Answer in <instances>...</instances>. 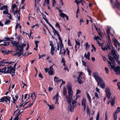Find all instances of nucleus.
I'll return each mask as SVG.
<instances>
[{
    "label": "nucleus",
    "instance_id": "nucleus-35",
    "mask_svg": "<svg viewBox=\"0 0 120 120\" xmlns=\"http://www.w3.org/2000/svg\"><path fill=\"white\" fill-rule=\"evenodd\" d=\"M58 39L60 41L61 43L60 44V46H63V45L62 43V40L61 38L60 35H59L58 36Z\"/></svg>",
    "mask_w": 120,
    "mask_h": 120
},
{
    "label": "nucleus",
    "instance_id": "nucleus-23",
    "mask_svg": "<svg viewBox=\"0 0 120 120\" xmlns=\"http://www.w3.org/2000/svg\"><path fill=\"white\" fill-rule=\"evenodd\" d=\"M58 77H57L56 76L54 77V81L55 82H56L58 84H59V83L60 82V80H58Z\"/></svg>",
    "mask_w": 120,
    "mask_h": 120
},
{
    "label": "nucleus",
    "instance_id": "nucleus-53",
    "mask_svg": "<svg viewBox=\"0 0 120 120\" xmlns=\"http://www.w3.org/2000/svg\"><path fill=\"white\" fill-rule=\"evenodd\" d=\"M82 64L84 66H86V62L83 60H82Z\"/></svg>",
    "mask_w": 120,
    "mask_h": 120
},
{
    "label": "nucleus",
    "instance_id": "nucleus-25",
    "mask_svg": "<svg viewBox=\"0 0 120 120\" xmlns=\"http://www.w3.org/2000/svg\"><path fill=\"white\" fill-rule=\"evenodd\" d=\"M84 46L85 47L86 50H87L89 48L90 45H89L88 42H86L84 45Z\"/></svg>",
    "mask_w": 120,
    "mask_h": 120
},
{
    "label": "nucleus",
    "instance_id": "nucleus-62",
    "mask_svg": "<svg viewBox=\"0 0 120 120\" xmlns=\"http://www.w3.org/2000/svg\"><path fill=\"white\" fill-rule=\"evenodd\" d=\"M9 40V39L8 37H5L4 40V41H8Z\"/></svg>",
    "mask_w": 120,
    "mask_h": 120
},
{
    "label": "nucleus",
    "instance_id": "nucleus-14",
    "mask_svg": "<svg viewBox=\"0 0 120 120\" xmlns=\"http://www.w3.org/2000/svg\"><path fill=\"white\" fill-rule=\"evenodd\" d=\"M84 74L82 72L80 73V74L77 79V81L80 84H81L82 82V81L81 79H82V75H83Z\"/></svg>",
    "mask_w": 120,
    "mask_h": 120
},
{
    "label": "nucleus",
    "instance_id": "nucleus-43",
    "mask_svg": "<svg viewBox=\"0 0 120 120\" xmlns=\"http://www.w3.org/2000/svg\"><path fill=\"white\" fill-rule=\"evenodd\" d=\"M99 35L101 37H102V34L101 33L100 30H98L97 31Z\"/></svg>",
    "mask_w": 120,
    "mask_h": 120
},
{
    "label": "nucleus",
    "instance_id": "nucleus-48",
    "mask_svg": "<svg viewBox=\"0 0 120 120\" xmlns=\"http://www.w3.org/2000/svg\"><path fill=\"white\" fill-rule=\"evenodd\" d=\"M9 42L5 41L3 45L4 46H7L9 45Z\"/></svg>",
    "mask_w": 120,
    "mask_h": 120
},
{
    "label": "nucleus",
    "instance_id": "nucleus-10",
    "mask_svg": "<svg viewBox=\"0 0 120 120\" xmlns=\"http://www.w3.org/2000/svg\"><path fill=\"white\" fill-rule=\"evenodd\" d=\"M93 76L97 82H99V80L101 81L102 80V78L99 76L98 73L97 72H94L93 73Z\"/></svg>",
    "mask_w": 120,
    "mask_h": 120
},
{
    "label": "nucleus",
    "instance_id": "nucleus-16",
    "mask_svg": "<svg viewBox=\"0 0 120 120\" xmlns=\"http://www.w3.org/2000/svg\"><path fill=\"white\" fill-rule=\"evenodd\" d=\"M116 4H114L113 2V1L112 0H110V2L111 3L112 5L114 7H116L118 8H119L120 6V4L118 3L117 1V0H116Z\"/></svg>",
    "mask_w": 120,
    "mask_h": 120
},
{
    "label": "nucleus",
    "instance_id": "nucleus-59",
    "mask_svg": "<svg viewBox=\"0 0 120 120\" xmlns=\"http://www.w3.org/2000/svg\"><path fill=\"white\" fill-rule=\"evenodd\" d=\"M43 19L46 22H47V19L45 15H44L43 16Z\"/></svg>",
    "mask_w": 120,
    "mask_h": 120
},
{
    "label": "nucleus",
    "instance_id": "nucleus-60",
    "mask_svg": "<svg viewBox=\"0 0 120 120\" xmlns=\"http://www.w3.org/2000/svg\"><path fill=\"white\" fill-rule=\"evenodd\" d=\"M44 2L46 3H47L48 5L49 4V0H45Z\"/></svg>",
    "mask_w": 120,
    "mask_h": 120
},
{
    "label": "nucleus",
    "instance_id": "nucleus-19",
    "mask_svg": "<svg viewBox=\"0 0 120 120\" xmlns=\"http://www.w3.org/2000/svg\"><path fill=\"white\" fill-rule=\"evenodd\" d=\"M87 52V55L86 53H84V57L86 59L89 60H90V53L89 52Z\"/></svg>",
    "mask_w": 120,
    "mask_h": 120
},
{
    "label": "nucleus",
    "instance_id": "nucleus-11",
    "mask_svg": "<svg viewBox=\"0 0 120 120\" xmlns=\"http://www.w3.org/2000/svg\"><path fill=\"white\" fill-rule=\"evenodd\" d=\"M53 66H55L56 68L57 67V66H56L54 64L52 66L50 67L49 68V70L48 71V74L49 75H52L54 74V70L52 68Z\"/></svg>",
    "mask_w": 120,
    "mask_h": 120
},
{
    "label": "nucleus",
    "instance_id": "nucleus-41",
    "mask_svg": "<svg viewBox=\"0 0 120 120\" xmlns=\"http://www.w3.org/2000/svg\"><path fill=\"white\" fill-rule=\"evenodd\" d=\"M87 70L88 72V74L89 76H91V70L89 69L88 68H87Z\"/></svg>",
    "mask_w": 120,
    "mask_h": 120
},
{
    "label": "nucleus",
    "instance_id": "nucleus-7",
    "mask_svg": "<svg viewBox=\"0 0 120 120\" xmlns=\"http://www.w3.org/2000/svg\"><path fill=\"white\" fill-rule=\"evenodd\" d=\"M17 6L15 4H13L11 6V9L12 10V12H14V14L15 16H16L18 20H19L20 19V14L18 10H16L15 12H14V10L15 8Z\"/></svg>",
    "mask_w": 120,
    "mask_h": 120
},
{
    "label": "nucleus",
    "instance_id": "nucleus-17",
    "mask_svg": "<svg viewBox=\"0 0 120 120\" xmlns=\"http://www.w3.org/2000/svg\"><path fill=\"white\" fill-rule=\"evenodd\" d=\"M59 94L58 93H57L55 95L53 98L52 100H54L55 98L56 99L55 104L57 103L58 104L59 103L58 102V100Z\"/></svg>",
    "mask_w": 120,
    "mask_h": 120
},
{
    "label": "nucleus",
    "instance_id": "nucleus-42",
    "mask_svg": "<svg viewBox=\"0 0 120 120\" xmlns=\"http://www.w3.org/2000/svg\"><path fill=\"white\" fill-rule=\"evenodd\" d=\"M66 15L64 13H61L60 14V16L61 17H62L63 18H64L65 17Z\"/></svg>",
    "mask_w": 120,
    "mask_h": 120
},
{
    "label": "nucleus",
    "instance_id": "nucleus-3",
    "mask_svg": "<svg viewBox=\"0 0 120 120\" xmlns=\"http://www.w3.org/2000/svg\"><path fill=\"white\" fill-rule=\"evenodd\" d=\"M11 43L13 45V47L15 46L17 48V54L19 55L18 56L22 55L23 53V48L26 46V44H23L20 46L19 43L15 41H12Z\"/></svg>",
    "mask_w": 120,
    "mask_h": 120
},
{
    "label": "nucleus",
    "instance_id": "nucleus-46",
    "mask_svg": "<svg viewBox=\"0 0 120 120\" xmlns=\"http://www.w3.org/2000/svg\"><path fill=\"white\" fill-rule=\"evenodd\" d=\"M11 21L9 20H7L5 22V24L6 25H9Z\"/></svg>",
    "mask_w": 120,
    "mask_h": 120
},
{
    "label": "nucleus",
    "instance_id": "nucleus-32",
    "mask_svg": "<svg viewBox=\"0 0 120 120\" xmlns=\"http://www.w3.org/2000/svg\"><path fill=\"white\" fill-rule=\"evenodd\" d=\"M110 102H111L110 104L112 106L114 105L115 103V99L114 98L112 99Z\"/></svg>",
    "mask_w": 120,
    "mask_h": 120
},
{
    "label": "nucleus",
    "instance_id": "nucleus-29",
    "mask_svg": "<svg viewBox=\"0 0 120 120\" xmlns=\"http://www.w3.org/2000/svg\"><path fill=\"white\" fill-rule=\"evenodd\" d=\"M41 0H35V7L37 8L38 7V5L39 2H40Z\"/></svg>",
    "mask_w": 120,
    "mask_h": 120
},
{
    "label": "nucleus",
    "instance_id": "nucleus-26",
    "mask_svg": "<svg viewBox=\"0 0 120 120\" xmlns=\"http://www.w3.org/2000/svg\"><path fill=\"white\" fill-rule=\"evenodd\" d=\"M55 52V50L54 47L51 48L50 50V53L53 56L54 55V53Z\"/></svg>",
    "mask_w": 120,
    "mask_h": 120
},
{
    "label": "nucleus",
    "instance_id": "nucleus-47",
    "mask_svg": "<svg viewBox=\"0 0 120 120\" xmlns=\"http://www.w3.org/2000/svg\"><path fill=\"white\" fill-rule=\"evenodd\" d=\"M100 114L99 112L97 114V116L96 117V120H98L99 118Z\"/></svg>",
    "mask_w": 120,
    "mask_h": 120
},
{
    "label": "nucleus",
    "instance_id": "nucleus-28",
    "mask_svg": "<svg viewBox=\"0 0 120 120\" xmlns=\"http://www.w3.org/2000/svg\"><path fill=\"white\" fill-rule=\"evenodd\" d=\"M53 30V32L54 34V35H56L58 36L60 35L58 32L54 28Z\"/></svg>",
    "mask_w": 120,
    "mask_h": 120
},
{
    "label": "nucleus",
    "instance_id": "nucleus-12",
    "mask_svg": "<svg viewBox=\"0 0 120 120\" xmlns=\"http://www.w3.org/2000/svg\"><path fill=\"white\" fill-rule=\"evenodd\" d=\"M72 53H70V51L68 49H66L65 50H64V52H63V54L64 56V55L65 53L67 52L68 57L70 58V57H72L73 54L74 53V49H72Z\"/></svg>",
    "mask_w": 120,
    "mask_h": 120
},
{
    "label": "nucleus",
    "instance_id": "nucleus-5",
    "mask_svg": "<svg viewBox=\"0 0 120 120\" xmlns=\"http://www.w3.org/2000/svg\"><path fill=\"white\" fill-rule=\"evenodd\" d=\"M15 71V70L11 66L8 67L7 68H5L3 69H0V72L5 73H14Z\"/></svg>",
    "mask_w": 120,
    "mask_h": 120
},
{
    "label": "nucleus",
    "instance_id": "nucleus-38",
    "mask_svg": "<svg viewBox=\"0 0 120 120\" xmlns=\"http://www.w3.org/2000/svg\"><path fill=\"white\" fill-rule=\"evenodd\" d=\"M94 95L95 97L97 98L98 99L100 98V97L97 93L96 92H95L94 94Z\"/></svg>",
    "mask_w": 120,
    "mask_h": 120
},
{
    "label": "nucleus",
    "instance_id": "nucleus-8",
    "mask_svg": "<svg viewBox=\"0 0 120 120\" xmlns=\"http://www.w3.org/2000/svg\"><path fill=\"white\" fill-rule=\"evenodd\" d=\"M71 102L70 104H69V106L68 107V110L69 111H70L71 112H73L74 110V107L76 103V102L75 101H72V105L71 106Z\"/></svg>",
    "mask_w": 120,
    "mask_h": 120
},
{
    "label": "nucleus",
    "instance_id": "nucleus-34",
    "mask_svg": "<svg viewBox=\"0 0 120 120\" xmlns=\"http://www.w3.org/2000/svg\"><path fill=\"white\" fill-rule=\"evenodd\" d=\"M7 5L2 6L0 7V10H2L5 9H7Z\"/></svg>",
    "mask_w": 120,
    "mask_h": 120
},
{
    "label": "nucleus",
    "instance_id": "nucleus-61",
    "mask_svg": "<svg viewBox=\"0 0 120 120\" xmlns=\"http://www.w3.org/2000/svg\"><path fill=\"white\" fill-rule=\"evenodd\" d=\"M39 58H38V59H40L41 58V57H44L45 56V55H42L41 56H40V54H39Z\"/></svg>",
    "mask_w": 120,
    "mask_h": 120
},
{
    "label": "nucleus",
    "instance_id": "nucleus-44",
    "mask_svg": "<svg viewBox=\"0 0 120 120\" xmlns=\"http://www.w3.org/2000/svg\"><path fill=\"white\" fill-rule=\"evenodd\" d=\"M120 112V107H118L117 109L115 112L116 113H118L119 112Z\"/></svg>",
    "mask_w": 120,
    "mask_h": 120
},
{
    "label": "nucleus",
    "instance_id": "nucleus-31",
    "mask_svg": "<svg viewBox=\"0 0 120 120\" xmlns=\"http://www.w3.org/2000/svg\"><path fill=\"white\" fill-rule=\"evenodd\" d=\"M86 95L87 98L88 99L89 101V102L90 103H91V99L90 97V96L89 94L87 92L86 93Z\"/></svg>",
    "mask_w": 120,
    "mask_h": 120
},
{
    "label": "nucleus",
    "instance_id": "nucleus-36",
    "mask_svg": "<svg viewBox=\"0 0 120 120\" xmlns=\"http://www.w3.org/2000/svg\"><path fill=\"white\" fill-rule=\"evenodd\" d=\"M118 114L117 113L115 112L113 113V118L114 120H116L117 119V114Z\"/></svg>",
    "mask_w": 120,
    "mask_h": 120
},
{
    "label": "nucleus",
    "instance_id": "nucleus-63",
    "mask_svg": "<svg viewBox=\"0 0 120 120\" xmlns=\"http://www.w3.org/2000/svg\"><path fill=\"white\" fill-rule=\"evenodd\" d=\"M39 77L41 78V79L43 78V76L41 73H40L39 75Z\"/></svg>",
    "mask_w": 120,
    "mask_h": 120
},
{
    "label": "nucleus",
    "instance_id": "nucleus-20",
    "mask_svg": "<svg viewBox=\"0 0 120 120\" xmlns=\"http://www.w3.org/2000/svg\"><path fill=\"white\" fill-rule=\"evenodd\" d=\"M93 38L94 40H96L98 42L99 44L100 45V43L98 41V40H101V39L98 36H96L94 35V37Z\"/></svg>",
    "mask_w": 120,
    "mask_h": 120
},
{
    "label": "nucleus",
    "instance_id": "nucleus-18",
    "mask_svg": "<svg viewBox=\"0 0 120 120\" xmlns=\"http://www.w3.org/2000/svg\"><path fill=\"white\" fill-rule=\"evenodd\" d=\"M5 60H4L2 61H0V62H2L1 63L2 64H6L7 63H8L9 64H10L14 63L15 62V61L14 60L12 61H9L7 62H5Z\"/></svg>",
    "mask_w": 120,
    "mask_h": 120
},
{
    "label": "nucleus",
    "instance_id": "nucleus-2",
    "mask_svg": "<svg viewBox=\"0 0 120 120\" xmlns=\"http://www.w3.org/2000/svg\"><path fill=\"white\" fill-rule=\"evenodd\" d=\"M108 57L109 59L111 61V62H110L108 61L109 64L108 66L109 68L111 69H113L114 70L116 74H120V69L115 66L116 62L114 60V58L111 56H109Z\"/></svg>",
    "mask_w": 120,
    "mask_h": 120
},
{
    "label": "nucleus",
    "instance_id": "nucleus-40",
    "mask_svg": "<svg viewBox=\"0 0 120 120\" xmlns=\"http://www.w3.org/2000/svg\"><path fill=\"white\" fill-rule=\"evenodd\" d=\"M3 13L4 14H8L9 13L8 9H6L3 12Z\"/></svg>",
    "mask_w": 120,
    "mask_h": 120
},
{
    "label": "nucleus",
    "instance_id": "nucleus-56",
    "mask_svg": "<svg viewBox=\"0 0 120 120\" xmlns=\"http://www.w3.org/2000/svg\"><path fill=\"white\" fill-rule=\"evenodd\" d=\"M87 113L88 114L90 115V110L88 108V107H87Z\"/></svg>",
    "mask_w": 120,
    "mask_h": 120
},
{
    "label": "nucleus",
    "instance_id": "nucleus-4",
    "mask_svg": "<svg viewBox=\"0 0 120 120\" xmlns=\"http://www.w3.org/2000/svg\"><path fill=\"white\" fill-rule=\"evenodd\" d=\"M68 95H66V98L68 103L70 104L71 101L73 100V92L71 86H68Z\"/></svg>",
    "mask_w": 120,
    "mask_h": 120
},
{
    "label": "nucleus",
    "instance_id": "nucleus-37",
    "mask_svg": "<svg viewBox=\"0 0 120 120\" xmlns=\"http://www.w3.org/2000/svg\"><path fill=\"white\" fill-rule=\"evenodd\" d=\"M63 95H65L66 96L67 94V91L66 88L65 87H64L63 88Z\"/></svg>",
    "mask_w": 120,
    "mask_h": 120
},
{
    "label": "nucleus",
    "instance_id": "nucleus-39",
    "mask_svg": "<svg viewBox=\"0 0 120 120\" xmlns=\"http://www.w3.org/2000/svg\"><path fill=\"white\" fill-rule=\"evenodd\" d=\"M9 50L7 51V50H6L5 51L2 50V53H4L5 54H8L9 53Z\"/></svg>",
    "mask_w": 120,
    "mask_h": 120
},
{
    "label": "nucleus",
    "instance_id": "nucleus-13",
    "mask_svg": "<svg viewBox=\"0 0 120 120\" xmlns=\"http://www.w3.org/2000/svg\"><path fill=\"white\" fill-rule=\"evenodd\" d=\"M105 92L106 93V96L109 99L110 97L111 94L110 92V90L109 87L106 88Z\"/></svg>",
    "mask_w": 120,
    "mask_h": 120
},
{
    "label": "nucleus",
    "instance_id": "nucleus-24",
    "mask_svg": "<svg viewBox=\"0 0 120 120\" xmlns=\"http://www.w3.org/2000/svg\"><path fill=\"white\" fill-rule=\"evenodd\" d=\"M60 47V52H59V54L61 55L62 54H62L63 53V52H64V48L63 47V46H61Z\"/></svg>",
    "mask_w": 120,
    "mask_h": 120
},
{
    "label": "nucleus",
    "instance_id": "nucleus-1",
    "mask_svg": "<svg viewBox=\"0 0 120 120\" xmlns=\"http://www.w3.org/2000/svg\"><path fill=\"white\" fill-rule=\"evenodd\" d=\"M36 97V96L35 93H34L33 94H32L30 96V94L28 95L27 94H26L24 97L23 94H22L21 101L22 103H24L21 105V106H23L24 107L27 103L31 101L30 98H32L33 99L35 100Z\"/></svg>",
    "mask_w": 120,
    "mask_h": 120
},
{
    "label": "nucleus",
    "instance_id": "nucleus-52",
    "mask_svg": "<svg viewBox=\"0 0 120 120\" xmlns=\"http://www.w3.org/2000/svg\"><path fill=\"white\" fill-rule=\"evenodd\" d=\"M74 2L76 3L78 7V5L80 3L79 1H78L77 0H75Z\"/></svg>",
    "mask_w": 120,
    "mask_h": 120
},
{
    "label": "nucleus",
    "instance_id": "nucleus-49",
    "mask_svg": "<svg viewBox=\"0 0 120 120\" xmlns=\"http://www.w3.org/2000/svg\"><path fill=\"white\" fill-rule=\"evenodd\" d=\"M108 29L107 30V32L108 34H109L110 33V27L109 26H107Z\"/></svg>",
    "mask_w": 120,
    "mask_h": 120
},
{
    "label": "nucleus",
    "instance_id": "nucleus-54",
    "mask_svg": "<svg viewBox=\"0 0 120 120\" xmlns=\"http://www.w3.org/2000/svg\"><path fill=\"white\" fill-rule=\"evenodd\" d=\"M105 70L106 71V73L107 74H108L109 73V69L107 67H105Z\"/></svg>",
    "mask_w": 120,
    "mask_h": 120
},
{
    "label": "nucleus",
    "instance_id": "nucleus-21",
    "mask_svg": "<svg viewBox=\"0 0 120 120\" xmlns=\"http://www.w3.org/2000/svg\"><path fill=\"white\" fill-rule=\"evenodd\" d=\"M114 45L116 47H117V45L119 47L120 46V44L118 41L116 39H115L114 40Z\"/></svg>",
    "mask_w": 120,
    "mask_h": 120
},
{
    "label": "nucleus",
    "instance_id": "nucleus-22",
    "mask_svg": "<svg viewBox=\"0 0 120 120\" xmlns=\"http://www.w3.org/2000/svg\"><path fill=\"white\" fill-rule=\"evenodd\" d=\"M15 98L14 97H12V100L13 101V102L15 103V101H16L19 98V95L18 94H16L15 96Z\"/></svg>",
    "mask_w": 120,
    "mask_h": 120
},
{
    "label": "nucleus",
    "instance_id": "nucleus-50",
    "mask_svg": "<svg viewBox=\"0 0 120 120\" xmlns=\"http://www.w3.org/2000/svg\"><path fill=\"white\" fill-rule=\"evenodd\" d=\"M52 7H54L55 6V4H56V2L55 0H52Z\"/></svg>",
    "mask_w": 120,
    "mask_h": 120
},
{
    "label": "nucleus",
    "instance_id": "nucleus-57",
    "mask_svg": "<svg viewBox=\"0 0 120 120\" xmlns=\"http://www.w3.org/2000/svg\"><path fill=\"white\" fill-rule=\"evenodd\" d=\"M60 80V82L61 81L62 83L61 84V85L60 86H61L63 84H64L65 83V82L64 81H63V79H61Z\"/></svg>",
    "mask_w": 120,
    "mask_h": 120
},
{
    "label": "nucleus",
    "instance_id": "nucleus-15",
    "mask_svg": "<svg viewBox=\"0 0 120 120\" xmlns=\"http://www.w3.org/2000/svg\"><path fill=\"white\" fill-rule=\"evenodd\" d=\"M101 80V81L99 80V82H97L98 83V85L99 86L100 84L101 87L103 89H104L105 88V84L102 79Z\"/></svg>",
    "mask_w": 120,
    "mask_h": 120
},
{
    "label": "nucleus",
    "instance_id": "nucleus-6",
    "mask_svg": "<svg viewBox=\"0 0 120 120\" xmlns=\"http://www.w3.org/2000/svg\"><path fill=\"white\" fill-rule=\"evenodd\" d=\"M111 54L115 58L119 64L120 65V61L119 60V56L117 52H116L115 50L113 49L111 51Z\"/></svg>",
    "mask_w": 120,
    "mask_h": 120
},
{
    "label": "nucleus",
    "instance_id": "nucleus-55",
    "mask_svg": "<svg viewBox=\"0 0 120 120\" xmlns=\"http://www.w3.org/2000/svg\"><path fill=\"white\" fill-rule=\"evenodd\" d=\"M96 92H98L99 94L100 93V91L99 89L97 87L96 88Z\"/></svg>",
    "mask_w": 120,
    "mask_h": 120
},
{
    "label": "nucleus",
    "instance_id": "nucleus-51",
    "mask_svg": "<svg viewBox=\"0 0 120 120\" xmlns=\"http://www.w3.org/2000/svg\"><path fill=\"white\" fill-rule=\"evenodd\" d=\"M8 14L7 15V16L8 17L9 19L10 20H11L12 19V17L11 16V14L10 13H8Z\"/></svg>",
    "mask_w": 120,
    "mask_h": 120
},
{
    "label": "nucleus",
    "instance_id": "nucleus-27",
    "mask_svg": "<svg viewBox=\"0 0 120 120\" xmlns=\"http://www.w3.org/2000/svg\"><path fill=\"white\" fill-rule=\"evenodd\" d=\"M86 100L85 98H83L82 101V104L83 106H86Z\"/></svg>",
    "mask_w": 120,
    "mask_h": 120
},
{
    "label": "nucleus",
    "instance_id": "nucleus-33",
    "mask_svg": "<svg viewBox=\"0 0 120 120\" xmlns=\"http://www.w3.org/2000/svg\"><path fill=\"white\" fill-rule=\"evenodd\" d=\"M48 106L49 107V109H50L51 110H52L53 109H54L55 108V106L54 105H50L48 104H47Z\"/></svg>",
    "mask_w": 120,
    "mask_h": 120
},
{
    "label": "nucleus",
    "instance_id": "nucleus-30",
    "mask_svg": "<svg viewBox=\"0 0 120 120\" xmlns=\"http://www.w3.org/2000/svg\"><path fill=\"white\" fill-rule=\"evenodd\" d=\"M92 47L93 48L91 50V52H92L93 51L95 52L96 50V48L95 47L94 45L93 44H92L91 45Z\"/></svg>",
    "mask_w": 120,
    "mask_h": 120
},
{
    "label": "nucleus",
    "instance_id": "nucleus-45",
    "mask_svg": "<svg viewBox=\"0 0 120 120\" xmlns=\"http://www.w3.org/2000/svg\"><path fill=\"white\" fill-rule=\"evenodd\" d=\"M65 62V60H64L62 58L61 61V63H63V65L64 66H66Z\"/></svg>",
    "mask_w": 120,
    "mask_h": 120
},
{
    "label": "nucleus",
    "instance_id": "nucleus-64",
    "mask_svg": "<svg viewBox=\"0 0 120 120\" xmlns=\"http://www.w3.org/2000/svg\"><path fill=\"white\" fill-rule=\"evenodd\" d=\"M19 119L18 116H16L14 119L13 120H18Z\"/></svg>",
    "mask_w": 120,
    "mask_h": 120
},
{
    "label": "nucleus",
    "instance_id": "nucleus-9",
    "mask_svg": "<svg viewBox=\"0 0 120 120\" xmlns=\"http://www.w3.org/2000/svg\"><path fill=\"white\" fill-rule=\"evenodd\" d=\"M11 98L8 96H5L2 97L0 99L2 102H5L7 103H10Z\"/></svg>",
    "mask_w": 120,
    "mask_h": 120
},
{
    "label": "nucleus",
    "instance_id": "nucleus-58",
    "mask_svg": "<svg viewBox=\"0 0 120 120\" xmlns=\"http://www.w3.org/2000/svg\"><path fill=\"white\" fill-rule=\"evenodd\" d=\"M20 25L19 23H18L15 26V30H16L17 28L19 27V26Z\"/></svg>",
    "mask_w": 120,
    "mask_h": 120
}]
</instances>
